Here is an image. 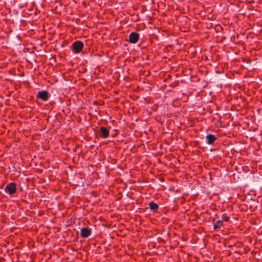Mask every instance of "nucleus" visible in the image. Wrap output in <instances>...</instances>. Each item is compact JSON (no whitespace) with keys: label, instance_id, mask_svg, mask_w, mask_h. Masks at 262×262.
Wrapping results in <instances>:
<instances>
[{"label":"nucleus","instance_id":"2","mask_svg":"<svg viewBox=\"0 0 262 262\" xmlns=\"http://www.w3.org/2000/svg\"><path fill=\"white\" fill-rule=\"evenodd\" d=\"M5 191L10 195H13L16 192V184L14 182L8 184L5 188Z\"/></svg>","mask_w":262,"mask_h":262},{"label":"nucleus","instance_id":"7","mask_svg":"<svg viewBox=\"0 0 262 262\" xmlns=\"http://www.w3.org/2000/svg\"><path fill=\"white\" fill-rule=\"evenodd\" d=\"M216 139L217 138L212 134H208L206 136L207 143L209 145L213 144Z\"/></svg>","mask_w":262,"mask_h":262},{"label":"nucleus","instance_id":"5","mask_svg":"<svg viewBox=\"0 0 262 262\" xmlns=\"http://www.w3.org/2000/svg\"><path fill=\"white\" fill-rule=\"evenodd\" d=\"M92 234V229L89 227L83 228L81 229L80 235L81 237L87 238Z\"/></svg>","mask_w":262,"mask_h":262},{"label":"nucleus","instance_id":"4","mask_svg":"<svg viewBox=\"0 0 262 262\" xmlns=\"http://www.w3.org/2000/svg\"><path fill=\"white\" fill-rule=\"evenodd\" d=\"M49 96V93L47 91H41L38 92L36 97L42 101H47L48 100Z\"/></svg>","mask_w":262,"mask_h":262},{"label":"nucleus","instance_id":"10","mask_svg":"<svg viewBox=\"0 0 262 262\" xmlns=\"http://www.w3.org/2000/svg\"><path fill=\"white\" fill-rule=\"evenodd\" d=\"M222 219L225 222H228L229 220V217L226 213L223 214L222 216Z\"/></svg>","mask_w":262,"mask_h":262},{"label":"nucleus","instance_id":"1","mask_svg":"<svg viewBox=\"0 0 262 262\" xmlns=\"http://www.w3.org/2000/svg\"><path fill=\"white\" fill-rule=\"evenodd\" d=\"M83 46V43L81 41H75L72 46V51L74 53H79L82 50Z\"/></svg>","mask_w":262,"mask_h":262},{"label":"nucleus","instance_id":"6","mask_svg":"<svg viewBox=\"0 0 262 262\" xmlns=\"http://www.w3.org/2000/svg\"><path fill=\"white\" fill-rule=\"evenodd\" d=\"M100 132L101 134L100 135V137L102 138H106L108 137L110 130L107 129V127L101 126L100 128Z\"/></svg>","mask_w":262,"mask_h":262},{"label":"nucleus","instance_id":"9","mask_svg":"<svg viewBox=\"0 0 262 262\" xmlns=\"http://www.w3.org/2000/svg\"><path fill=\"white\" fill-rule=\"evenodd\" d=\"M224 225L223 221L219 220L213 225V228L215 230L217 229H220L222 226Z\"/></svg>","mask_w":262,"mask_h":262},{"label":"nucleus","instance_id":"3","mask_svg":"<svg viewBox=\"0 0 262 262\" xmlns=\"http://www.w3.org/2000/svg\"><path fill=\"white\" fill-rule=\"evenodd\" d=\"M139 36L138 33L132 32L128 36V41L131 43L135 44L139 40Z\"/></svg>","mask_w":262,"mask_h":262},{"label":"nucleus","instance_id":"8","mask_svg":"<svg viewBox=\"0 0 262 262\" xmlns=\"http://www.w3.org/2000/svg\"><path fill=\"white\" fill-rule=\"evenodd\" d=\"M149 207L150 210H152L154 212H157L159 208V205L153 201L149 202Z\"/></svg>","mask_w":262,"mask_h":262}]
</instances>
